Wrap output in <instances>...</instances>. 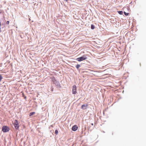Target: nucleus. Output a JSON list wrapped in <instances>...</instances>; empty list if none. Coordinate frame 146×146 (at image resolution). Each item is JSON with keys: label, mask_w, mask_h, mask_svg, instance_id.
<instances>
[{"label": "nucleus", "mask_w": 146, "mask_h": 146, "mask_svg": "<svg viewBox=\"0 0 146 146\" xmlns=\"http://www.w3.org/2000/svg\"><path fill=\"white\" fill-rule=\"evenodd\" d=\"M13 124L15 129H18L19 126L17 120L15 119V120L14 123H13Z\"/></svg>", "instance_id": "f257e3e1"}, {"label": "nucleus", "mask_w": 146, "mask_h": 146, "mask_svg": "<svg viewBox=\"0 0 146 146\" xmlns=\"http://www.w3.org/2000/svg\"><path fill=\"white\" fill-rule=\"evenodd\" d=\"M9 127L7 126H4L2 128V131L4 132H7L9 131Z\"/></svg>", "instance_id": "f03ea898"}, {"label": "nucleus", "mask_w": 146, "mask_h": 146, "mask_svg": "<svg viewBox=\"0 0 146 146\" xmlns=\"http://www.w3.org/2000/svg\"><path fill=\"white\" fill-rule=\"evenodd\" d=\"M76 85H74L73 86L72 93L73 94H76Z\"/></svg>", "instance_id": "7ed1b4c3"}, {"label": "nucleus", "mask_w": 146, "mask_h": 146, "mask_svg": "<svg viewBox=\"0 0 146 146\" xmlns=\"http://www.w3.org/2000/svg\"><path fill=\"white\" fill-rule=\"evenodd\" d=\"M86 58H84L83 56H82L77 58L76 60L78 61H81L85 60Z\"/></svg>", "instance_id": "20e7f679"}, {"label": "nucleus", "mask_w": 146, "mask_h": 146, "mask_svg": "<svg viewBox=\"0 0 146 146\" xmlns=\"http://www.w3.org/2000/svg\"><path fill=\"white\" fill-rule=\"evenodd\" d=\"M78 128L77 126L76 125H74L72 128V130L74 131H76Z\"/></svg>", "instance_id": "39448f33"}, {"label": "nucleus", "mask_w": 146, "mask_h": 146, "mask_svg": "<svg viewBox=\"0 0 146 146\" xmlns=\"http://www.w3.org/2000/svg\"><path fill=\"white\" fill-rule=\"evenodd\" d=\"M88 104H86V105L85 104H83L82 105L81 107V108L82 109H83V110H85L86 109L87 107L88 106Z\"/></svg>", "instance_id": "423d86ee"}, {"label": "nucleus", "mask_w": 146, "mask_h": 146, "mask_svg": "<svg viewBox=\"0 0 146 146\" xmlns=\"http://www.w3.org/2000/svg\"><path fill=\"white\" fill-rule=\"evenodd\" d=\"M35 112H31L30 113V115L29 116H30L31 115H33L34 114H35Z\"/></svg>", "instance_id": "0eeeda50"}, {"label": "nucleus", "mask_w": 146, "mask_h": 146, "mask_svg": "<svg viewBox=\"0 0 146 146\" xmlns=\"http://www.w3.org/2000/svg\"><path fill=\"white\" fill-rule=\"evenodd\" d=\"M91 28L92 29H93L95 28V27L93 25H92L91 26Z\"/></svg>", "instance_id": "6e6552de"}, {"label": "nucleus", "mask_w": 146, "mask_h": 146, "mask_svg": "<svg viewBox=\"0 0 146 146\" xmlns=\"http://www.w3.org/2000/svg\"><path fill=\"white\" fill-rule=\"evenodd\" d=\"M118 13L120 15H122L123 13V12L122 11H118Z\"/></svg>", "instance_id": "1a4fd4ad"}, {"label": "nucleus", "mask_w": 146, "mask_h": 146, "mask_svg": "<svg viewBox=\"0 0 146 146\" xmlns=\"http://www.w3.org/2000/svg\"><path fill=\"white\" fill-rule=\"evenodd\" d=\"M80 65L78 64L76 66V67L78 69L80 67Z\"/></svg>", "instance_id": "9d476101"}, {"label": "nucleus", "mask_w": 146, "mask_h": 146, "mask_svg": "<svg viewBox=\"0 0 146 146\" xmlns=\"http://www.w3.org/2000/svg\"><path fill=\"white\" fill-rule=\"evenodd\" d=\"M124 13L125 15L126 16H127L129 15V13H126L125 12H124Z\"/></svg>", "instance_id": "9b49d317"}, {"label": "nucleus", "mask_w": 146, "mask_h": 146, "mask_svg": "<svg viewBox=\"0 0 146 146\" xmlns=\"http://www.w3.org/2000/svg\"><path fill=\"white\" fill-rule=\"evenodd\" d=\"M55 133L56 135L58 134V131L57 130H56L55 131Z\"/></svg>", "instance_id": "f8f14e48"}, {"label": "nucleus", "mask_w": 146, "mask_h": 146, "mask_svg": "<svg viewBox=\"0 0 146 146\" xmlns=\"http://www.w3.org/2000/svg\"><path fill=\"white\" fill-rule=\"evenodd\" d=\"M2 78V76L1 75V74H0V82H1Z\"/></svg>", "instance_id": "ddd939ff"}, {"label": "nucleus", "mask_w": 146, "mask_h": 146, "mask_svg": "<svg viewBox=\"0 0 146 146\" xmlns=\"http://www.w3.org/2000/svg\"><path fill=\"white\" fill-rule=\"evenodd\" d=\"M9 21H7V22H6V24L7 25H8L9 24Z\"/></svg>", "instance_id": "4468645a"}, {"label": "nucleus", "mask_w": 146, "mask_h": 146, "mask_svg": "<svg viewBox=\"0 0 146 146\" xmlns=\"http://www.w3.org/2000/svg\"><path fill=\"white\" fill-rule=\"evenodd\" d=\"M92 125H93V123H92Z\"/></svg>", "instance_id": "2eb2a0df"}, {"label": "nucleus", "mask_w": 146, "mask_h": 146, "mask_svg": "<svg viewBox=\"0 0 146 146\" xmlns=\"http://www.w3.org/2000/svg\"><path fill=\"white\" fill-rule=\"evenodd\" d=\"M1 12H0V14H1Z\"/></svg>", "instance_id": "dca6fc26"}]
</instances>
